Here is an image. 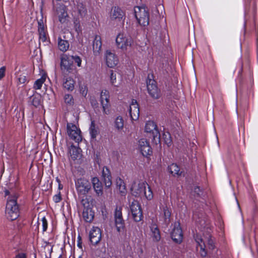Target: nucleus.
Segmentation results:
<instances>
[{"instance_id":"obj_7","label":"nucleus","mask_w":258,"mask_h":258,"mask_svg":"<svg viewBox=\"0 0 258 258\" xmlns=\"http://www.w3.org/2000/svg\"><path fill=\"white\" fill-rule=\"evenodd\" d=\"M145 131L147 133L152 134L153 141L156 144L160 142V133L157 125L153 121L149 120L146 123Z\"/></svg>"},{"instance_id":"obj_51","label":"nucleus","mask_w":258,"mask_h":258,"mask_svg":"<svg viewBox=\"0 0 258 258\" xmlns=\"http://www.w3.org/2000/svg\"><path fill=\"white\" fill-rule=\"evenodd\" d=\"M74 23L76 25V26H77V25H79V22L76 20L75 22H74Z\"/></svg>"},{"instance_id":"obj_48","label":"nucleus","mask_w":258,"mask_h":258,"mask_svg":"<svg viewBox=\"0 0 258 258\" xmlns=\"http://www.w3.org/2000/svg\"><path fill=\"white\" fill-rule=\"evenodd\" d=\"M5 71L6 68L5 67H2L0 68V80L5 76Z\"/></svg>"},{"instance_id":"obj_8","label":"nucleus","mask_w":258,"mask_h":258,"mask_svg":"<svg viewBox=\"0 0 258 258\" xmlns=\"http://www.w3.org/2000/svg\"><path fill=\"white\" fill-rule=\"evenodd\" d=\"M76 187L79 194L86 195L90 190L91 185L89 180L84 178H80L76 181Z\"/></svg>"},{"instance_id":"obj_38","label":"nucleus","mask_w":258,"mask_h":258,"mask_svg":"<svg viewBox=\"0 0 258 258\" xmlns=\"http://www.w3.org/2000/svg\"><path fill=\"white\" fill-rule=\"evenodd\" d=\"M39 44L41 45V43H44V45H46L48 43V41L47 40V36L45 32L39 33Z\"/></svg>"},{"instance_id":"obj_24","label":"nucleus","mask_w":258,"mask_h":258,"mask_svg":"<svg viewBox=\"0 0 258 258\" xmlns=\"http://www.w3.org/2000/svg\"><path fill=\"white\" fill-rule=\"evenodd\" d=\"M82 215L83 219L87 222H91L94 218V213L91 208L84 209Z\"/></svg>"},{"instance_id":"obj_45","label":"nucleus","mask_w":258,"mask_h":258,"mask_svg":"<svg viewBox=\"0 0 258 258\" xmlns=\"http://www.w3.org/2000/svg\"><path fill=\"white\" fill-rule=\"evenodd\" d=\"M18 81L20 84H24L26 82L27 79L25 75L22 74L18 77Z\"/></svg>"},{"instance_id":"obj_53","label":"nucleus","mask_w":258,"mask_h":258,"mask_svg":"<svg viewBox=\"0 0 258 258\" xmlns=\"http://www.w3.org/2000/svg\"><path fill=\"white\" fill-rule=\"evenodd\" d=\"M58 188L59 189H62V186L60 184H59V185H58Z\"/></svg>"},{"instance_id":"obj_15","label":"nucleus","mask_w":258,"mask_h":258,"mask_svg":"<svg viewBox=\"0 0 258 258\" xmlns=\"http://www.w3.org/2000/svg\"><path fill=\"white\" fill-rule=\"evenodd\" d=\"M109 92L106 90H102L100 95V100L103 112L106 114L109 113Z\"/></svg>"},{"instance_id":"obj_54","label":"nucleus","mask_w":258,"mask_h":258,"mask_svg":"<svg viewBox=\"0 0 258 258\" xmlns=\"http://www.w3.org/2000/svg\"><path fill=\"white\" fill-rule=\"evenodd\" d=\"M78 246L79 247H80V248H81V243H78Z\"/></svg>"},{"instance_id":"obj_40","label":"nucleus","mask_w":258,"mask_h":258,"mask_svg":"<svg viewBox=\"0 0 258 258\" xmlns=\"http://www.w3.org/2000/svg\"><path fill=\"white\" fill-rule=\"evenodd\" d=\"M114 219L122 218L121 208L120 207H116L114 212Z\"/></svg>"},{"instance_id":"obj_25","label":"nucleus","mask_w":258,"mask_h":258,"mask_svg":"<svg viewBox=\"0 0 258 258\" xmlns=\"http://www.w3.org/2000/svg\"><path fill=\"white\" fill-rule=\"evenodd\" d=\"M70 154L72 160H77L81 157L80 149L72 145L70 148Z\"/></svg>"},{"instance_id":"obj_41","label":"nucleus","mask_w":258,"mask_h":258,"mask_svg":"<svg viewBox=\"0 0 258 258\" xmlns=\"http://www.w3.org/2000/svg\"><path fill=\"white\" fill-rule=\"evenodd\" d=\"M38 33L45 32V27L42 20L38 21Z\"/></svg>"},{"instance_id":"obj_42","label":"nucleus","mask_w":258,"mask_h":258,"mask_svg":"<svg viewBox=\"0 0 258 258\" xmlns=\"http://www.w3.org/2000/svg\"><path fill=\"white\" fill-rule=\"evenodd\" d=\"M72 60L73 63L74 62H75V63H77V66L79 67H81L82 60L79 56H77V55L73 56V59Z\"/></svg>"},{"instance_id":"obj_26","label":"nucleus","mask_w":258,"mask_h":258,"mask_svg":"<svg viewBox=\"0 0 258 258\" xmlns=\"http://www.w3.org/2000/svg\"><path fill=\"white\" fill-rule=\"evenodd\" d=\"M151 230L152 232V237L155 241H158L160 240L161 236L160 231L155 224H153L151 227Z\"/></svg>"},{"instance_id":"obj_29","label":"nucleus","mask_w":258,"mask_h":258,"mask_svg":"<svg viewBox=\"0 0 258 258\" xmlns=\"http://www.w3.org/2000/svg\"><path fill=\"white\" fill-rule=\"evenodd\" d=\"M58 47L60 51L63 52L66 51L69 48V43L67 40L58 38Z\"/></svg>"},{"instance_id":"obj_44","label":"nucleus","mask_w":258,"mask_h":258,"mask_svg":"<svg viewBox=\"0 0 258 258\" xmlns=\"http://www.w3.org/2000/svg\"><path fill=\"white\" fill-rule=\"evenodd\" d=\"M43 231L44 232L47 228V221L45 217H43L41 219Z\"/></svg>"},{"instance_id":"obj_33","label":"nucleus","mask_w":258,"mask_h":258,"mask_svg":"<svg viewBox=\"0 0 258 258\" xmlns=\"http://www.w3.org/2000/svg\"><path fill=\"white\" fill-rule=\"evenodd\" d=\"M168 170L173 175H179L181 174L180 172L179 167L175 164H172L168 166Z\"/></svg>"},{"instance_id":"obj_46","label":"nucleus","mask_w":258,"mask_h":258,"mask_svg":"<svg viewBox=\"0 0 258 258\" xmlns=\"http://www.w3.org/2000/svg\"><path fill=\"white\" fill-rule=\"evenodd\" d=\"M82 205L84 207V209L89 208V203L87 198L83 199L81 201Z\"/></svg>"},{"instance_id":"obj_20","label":"nucleus","mask_w":258,"mask_h":258,"mask_svg":"<svg viewBox=\"0 0 258 258\" xmlns=\"http://www.w3.org/2000/svg\"><path fill=\"white\" fill-rule=\"evenodd\" d=\"M160 208L161 210L160 213V220H162L165 224H168L170 222V210L166 206H162Z\"/></svg>"},{"instance_id":"obj_5","label":"nucleus","mask_w":258,"mask_h":258,"mask_svg":"<svg viewBox=\"0 0 258 258\" xmlns=\"http://www.w3.org/2000/svg\"><path fill=\"white\" fill-rule=\"evenodd\" d=\"M134 12L136 18L141 25L146 26L149 24V15L147 8L136 7L134 9Z\"/></svg>"},{"instance_id":"obj_49","label":"nucleus","mask_w":258,"mask_h":258,"mask_svg":"<svg viewBox=\"0 0 258 258\" xmlns=\"http://www.w3.org/2000/svg\"><path fill=\"white\" fill-rule=\"evenodd\" d=\"M194 192L195 194H197L198 196H200L201 195L200 192H201L202 191L200 189V187L196 186L194 188Z\"/></svg>"},{"instance_id":"obj_47","label":"nucleus","mask_w":258,"mask_h":258,"mask_svg":"<svg viewBox=\"0 0 258 258\" xmlns=\"http://www.w3.org/2000/svg\"><path fill=\"white\" fill-rule=\"evenodd\" d=\"M53 200L54 202L56 203L59 202L61 201V198L60 192L53 196Z\"/></svg>"},{"instance_id":"obj_30","label":"nucleus","mask_w":258,"mask_h":258,"mask_svg":"<svg viewBox=\"0 0 258 258\" xmlns=\"http://www.w3.org/2000/svg\"><path fill=\"white\" fill-rule=\"evenodd\" d=\"M124 126V120L120 116L116 117L114 120V127L118 131H121Z\"/></svg>"},{"instance_id":"obj_50","label":"nucleus","mask_w":258,"mask_h":258,"mask_svg":"<svg viewBox=\"0 0 258 258\" xmlns=\"http://www.w3.org/2000/svg\"><path fill=\"white\" fill-rule=\"evenodd\" d=\"M15 258H26V256L24 253H21L17 254Z\"/></svg>"},{"instance_id":"obj_6","label":"nucleus","mask_w":258,"mask_h":258,"mask_svg":"<svg viewBox=\"0 0 258 258\" xmlns=\"http://www.w3.org/2000/svg\"><path fill=\"white\" fill-rule=\"evenodd\" d=\"M67 132L69 137L76 142L82 141L81 132L76 125L72 123H68L67 126Z\"/></svg>"},{"instance_id":"obj_43","label":"nucleus","mask_w":258,"mask_h":258,"mask_svg":"<svg viewBox=\"0 0 258 258\" xmlns=\"http://www.w3.org/2000/svg\"><path fill=\"white\" fill-rule=\"evenodd\" d=\"M110 79L111 83L112 85L115 86V84L116 83V74H114L112 71H111V72H110Z\"/></svg>"},{"instance_id":"obj_10","label":"nucleus","mask_w":258,"mask_h":258,"mask_svg":"<svg viewBox=\"0 0 258 258\" xmlns=\"http://www.w3.org/2000/svg\"><path fill=\"white\" fill-rule=\"evenodd\" d=\"M172 240L176 243H180L182 241L183 234L180 224L178 222L175 223L174 227L171 233Z\"/></svg>"},{"instance_id":"obj_36","label":"nucleus","mask_w":258,"mask_h":258,"mask_svg":"<svg viewBox=\"0 0 258 258\" xmlns=\"http://www.w3.org/2000/svg\"><path fill=\"white\" fill-rule=\"evenodd\" d=\"M89 131L91 137L93 139L96 138L98 132L97 128L95 127V123L93 121L91 122Z\"/></svg>"},{"instance_id":"obj_28","label":"nucleus","mask_w":258,"mask_h":258,"mask_svg":"<svg viewBox=\"0 0 258 258\" xmlns=\"http://www.w3.org/2000/svg\"><path fill=\"white\" fill-rule=\"evenodd\" d=\"M78 16L81 18H84L86 16L87 13V9L85 6L82 3H79L77 6Z\"/></svg>"},{"instance_id":"obj_37","label":"nucleus","mask_w":258,"mask_h":258,"mask_svg":"<svg viewBox=\"0 0 258 258\" xmlns=\"http://www.w3.org/2000/svg\"><path fill=\"white\" fill-rule=\"evenodd\" d=\"M163 138L165 143L168 147H170L172 144V140L170 134L168 132H165L163 135Z\"/></svg>"},{"instance_id":"obj_19","label":"nucleus","mask_w":258,"mask_h":258,"mask_svg":"<svg viewBox=\"0 0 258 258\" xmlns=\"http://www.w3.org/2000/svg\"><path fill=\"white\" fill-rule=\"evenodd\" d=\"M124 17V12L118 7H112L110 13L111 20L120 21Z\"/></svg>"},{"instance_id":"obj_31","label":"nucleus","mask_w":258,"mask_h":258,"mask_svg":"<svg viewBox=\"0 0 258 258\" xmlns=\"http://www.w3.org/2000/svg\"><path fill=\"white\" fill-rule=\"evenodd\" d=\"M46 75L44 74L42 75L40 79H37L34 83L33 88L35 89L38 90L40 89L42 84L44 83L46 80Z\"/></svg>"},{"instance_id":"obj_4","label":"nucleus","mask_w":258,"mask_h":258,"mask_svg":"<svg viewBox=\"0 0 258 258\" xmlns=\"http://www.w3.org/2000/svg\"><path fill=\"white\" fill-rule=\"evenodd\" d=\"M195 240L198 245L197 248H200L199 252L203 257L206 256L207 255V251L205 250L206 246H208L210 249H213L214 247L213 240L210 236L203 238L201 236H197Z\"/></svg>"},{"instance_id":"obj_14","label":"nucleus","mask_w":258,"mask_h":258,"mask_svg":"<svg viewBox=\"0 0 258 258\" xmlns=\"http://www.w3.org/2000/svg\"><path fill=\"white\" fill-rule=\"evenodd\" d=\"M55 14L61 23L66 22L68 15L64 5L58 4L56 7Z\"/></svg>"},{"instance_id":"obj_9","label":"nucleus","mask_w":258,"mask_h":258,"mask_svg":"<svg viewBox=\"0 0 258 258\" xmlns=\"http://www.w3.org/2000/svg\"><path fill=\"white\" fill-rule=\"evenodd\" d=\"M130 208L134 220L136 222L140 221L142 219L143 214L139 203L136 201H133L132 203Z\"/></svg>"},{"instance_id":"obj_17","label":"nucleus","mask_w":258,"mask_h":258,"mask_svg":"<svg viewBox=\"0 0 258 258\" xmlns=\"http://www.w3.org/2000/svg\"><path fill=\"white\" fill-rule=\"evenodd\" d=\"M130 116L133 120H137L140 116L139 105L135 100H133L130 107Z\"/></svg>"},{"instance_id":"obj_18","label":"nucleus","mask_w":258,"mask_h":258,"mask_svg":"<svg viewBox=\"0 0 258 258\" xmlns=\"http://www.w3.org/2000/svg\"><path fill=\"white\" fill-rule=\"evenodd\" d=\"M105 58L106 64L109 68H113L117 64L118 58L117 56L110 50H107L105 52Z\"/></svg>"},{"instance_id":"obj_23","label":"nucleus","mask_w":258,"mask_h":258,"mask_svg":"<svg viewBox=\"0 0 258 258\" xmlns=\"http://www.w3.org/2000/svg\"><path fill=\"white\" fill-rule=\"evenodd\" d=\"M101 46V37L100 36L96 35L93 43V50L95 55H97L100 53Z\"/></svg>"},{"instance_id":"obj_22","label":"nucleus","mask_w":258,"mask_h":258,"mask_svg":"<svg viewBox=\"0 0 258 258\" xmlns=\"http://www.w3.org/2000/svg\"><path fill=\"white\" fill-rule=\"evenodd\" d=\"M92 183L96 195L98 196H102L103 194V187L99 179L97 177L92 178Z\"/></svg>"},{"instance_id":"obj_21","label":"nucleus","mask_w":258,"mask_h":258,"mask_svg":"<svg viewBox=\"0 0 258 258\" xmlns=\"http://www.w3.org/2000/svg\"><path fill=\"white\" fill-rule=\"evenodd\" d=\"M102 178L106 187H110L112 184L111 176L109 169L104 167L102 169Z\"/></svg>"},{"instance_id":"obj_52","label":"nucleus","mask_w":258,"mask_h":258,"mask_svg":"<svg viewBox=\"0 0 258 258\" xmlns=\"http://www.w3.org/2000/svg\"><path fill=\"white\" fill-rule=\"evenodd\" d=\"M86 94H87V92H86V91H85V90H84V91H83V92H82V94H83V95H86Z\"/></svg>"},{"instance_id":"obj_3","label":"nucleus","mask_w":258,"mask_h":258,"mask_svg":"<svg viewBox=\"0 0 258 258\" xmlns=\"http://www.w3.org/2000/svg\"><path fill=\"white\" fill-rule=\"evenodd\" d=\"M115 41L117 48L123 52H126L134 45L133 39L125 33H119L116 36Z\"/></svg>"},{"instance_id":"obj_32","label":"nucleus","mask_w":258,"mask_h":258,"mask_svg":"<svg viewBox=\"0 0 258 258\" xmlns=\"http://www.w3.org/2000/svg\"><path fill=\"white\" fill-rule=\"evenodd\" d=\"M115 225L118 232L123 231L125 228L124 221L123 218L114 219Z\"/></svg>"},{"instance_id":"obj_27","label":"nucleus","mask_w":258,"mask_h":258,"mask_svg":"<svg viewBox=\"0 0 258 258\" xmlns=\"http://www.w3.org/2000/svg\"><path fill=\"white\" fill-rule=\"evenodd\" d=\"M75 81L71 77L65 79L63 83V87L69 91H72L74 89Z\"/></svg>"},{"instance_id":"obj_2","label":"nucleus","mask_w":258,"mask_h":258,"mask_svg":"<svg viewBox=\"0 0 258 258\" xmlns=\"http://www.w3.org/2000/svg\"><path fill=\"white\" fill-rule=\"evenodd\" d=\"M133 195L135 197H145L148 200H151L153 198V194L150 186L144 181H135L131 188Z\"/></svg>"},{"instance_id":"obj_13","label":"nucleus","mask_w":258,"mask_h":258,"mask_svg":"<svg viewBox=\"0 0 258 258\" xmlns=\"http://www.w3.org/2000/svg\"><path fill=\"white\" fill-rule=\"evenodd\" d=\"M147 90L152 98L158 99L160 96V93L154 80L150 79L147 81Z\"/></svg>"},{"instance_id":"obj_12","label":"nucleus","mask_w":258,"mask_h":258,"mask_svg":"<svg viewBox=\"0 0 258 258\" xmlns=\"http://www.w3.org/2000/svg\"><path fill=\"white\" fill-rule=\"evenodd\" d=\"M138 149L144 156L150 155L152 152L148 141L144 138L139 141Z\"/></svg>"},{"instance_id":"obj_35","label":"nucleus","mask_w":258,"mask_h":258,"mask_svg":"<svg viewBox=\"0 0 258 258\" xmlns=\"http://www.w3.org/2000/svg\"><path fill=\"white\" fill-rule=\"evenodd\" d=\"M116 186L120 193L124 194L126 192L125 184L123 181L120 178L116 180Z\"/></svg>"},{"instance_id":"obj_11","label":"nucleus","mask_w":258,"mask_h":258,"mask_svg":"<svg viewBox=\"0 0 258 258\" xmlns=\"http://www.w3.org/2000/svg\"><path fill=\"white\" fill-rule=\"evenodd\" d=\"M73 55H63L61 58V69L71 72L73 70Z\"/></svg>"},{"instance_id":"obj_34","label":"nucleus","mask_w":258,"mask_h":258,"mask_svg":"<svg viewBox=\"0 0 258 258\" xmlns=\"http://www.w3.org/2000/svg\"><path fill=\"white\" fill-rule=\"evenodd\" d=\"M30 100L33 105L37 107L41 104V97L39 94H37L31 96Z\"/></svg>"},{"instance_id":"obj_16","label":"nucleus","mask_w":258,"mask_h":258,"mask_svg":"<svg viewBox=\"0 0 258 258\" xmlns=\"http://www.w3.org/2000/svg\"><path fill=\"white\" fill-rule=\"evenodd\" d=\"M90 240L94 244H97L101 239V230L97 227H93L90 231Z\"/></svg>"},{"instance_id":"obj_39","label":"nucleus","mask_w":258,"mask_h":258,"mask_svg":"<svg viewBox=\"0 0 258 258\" xmlns=\"http://www.w3.org/2000/svg\"><path fill=\"white\" fill-rule=\"evenodd\" d=\"M64 102L69 105H73L74 103L73 97L70 94H66L64 96Z\"/></svg>"},{"instance_id":"obj_1","label":"nucleus","mask_w":258,"mask_h":258,"mask_svg":"<svg viewBox=\"0 0 258 258\" xmlns=\"http://www.w3.org/2000/svg\"><path fill=\"white\" fill-rule=\"evenodd\" d=\"M5 195L9 196L6 207V214L7 218L10 220L16 219L19 215V206L17 204V196L14 192H10L9 190L5 191Z\"/></svg>"},{"instance_id":"obj_55","label":"nucleus","mask_w":258,"mask_h":258,"mask_svg":"<svg viewBox=\"0 0 258 258\" xmlns=\"http://www.w3.org/2000/svg\"><path fill=\"white\" fill-rule=\"evenodd\" d=\"M78 258H83V257L81 256H79Z\"/></svg>"}]
</instances>
